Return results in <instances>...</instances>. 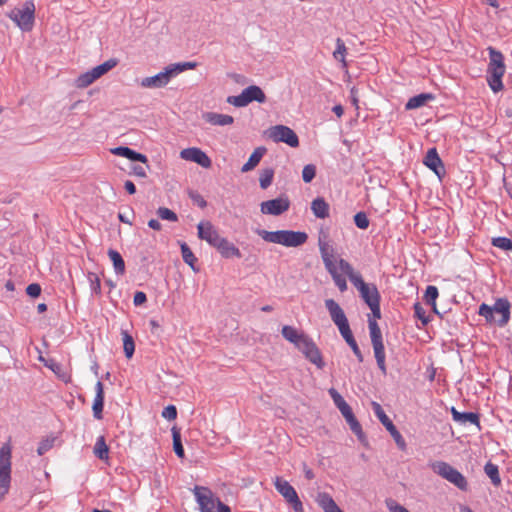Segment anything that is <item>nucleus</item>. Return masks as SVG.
Segmentation results:
<instances>
[{
  "mask_svg": "<svg viewBox=\"0 0 512 512\" xmlns=\"http://www.w3.org/2000/svg\"><path fill=\"white\" fill-rule=\"evenodd\" d=\"M148 226L153 229V230H156V231H160L161 228H162V225L161 223L156 220V219H151L148 221Z\"/></svg>",
  "mask_w": 512,
  "mask_h": 512,
  "instance_id": "obj_63",
  "label": "nucleus"
},
{
  "mask_svg": "<svg viewBox=\"0 0 512 512\" xmlns=\"http://www.w3.org/2000/svg\"><path fill=\"white\" fill-rule=\"evenodd\" d=\"M55 440H56V437H54V436H50V437L43 439L39 443V446L37 448L38 455L42 456L46 452H48L50 449H52V447L54 446Z\"/></svg>",
  "mask_w": 512,
  "mask_h": 512,
  "instance_id": "obj_48",
  "label": "nucleus"
},
{
  "mask_svg": "<svg viewBox=\"0 0 512 512\" xmlns=\"http://www.w3.org/2000/svg\"><path fill=\"white\" fill-rule=\"evenodd\" d=\"M157 215L162 220H167L171 222H176L178 220L177 214L166 207H159L157 210Z\"/></svg>",
  "mask_w": 512,
  "mask_h": 512,
  "instance_id": "obj_50",
  "label": "nucleus"
},
{
  "mask_svg": "<svg viewBox=\"0 0 512 512\" xmlns=\"http://www.w3.org/2000/svg\"><path fill=\"white\" fill-rule=\"evenodd\" d=\"M131 174L137 177L145 178L147 176L146 168L140 165H134Z\"/></svg>",
  "mask_w": 512,
  "mask_h": 512,
  "instance_id": "obj_61",
  "label": "nucleus"
},
{
  "mask_svg": "<svg viewBox=\"0 0 512 512\" xmlns=\"http://www.w3.org/2000/svg\"><path fill=\"white\" fill-rule=\"evenodd\" d=\"M117 65L116 59H109L105 61L104 63L94 67L91 69L92 73L94 74L96 80L99 79L101 76L106 74L108 71L113 69Z\"/></svg>",
  "mask_w": 512,
  "mask_h": 512,
  "instance_id": "obj_36",
  "label": "nucleus"
},
{
  "mask_svg": "<svg viewBox=\"0 0 512 512\" xmlns=\"http://www.w3.org/2000/svg\"><path fill=\"white\" fill-rule=\"evenodd\" d=\"M87 277H88V280L90 283L91 291L94 294H97V295L100 294L101 293V282H100L99 277L95 273H92V272H89Z\"/></svg>",
  "mask_w": 512,
  "mask_h": 512,
  "instance_id": "obj_52",
  "label": "nucleus"
},
{
  "mask_svg": "<svg viewBox=\"0 0 512 512\" xmlns=\"http://www.w3.org/2000/svg\"><path fill=\"white\" fill-rule=\"evenodd\" d=\"M180 247L184 262L193 268V265L197 260L195 255L185 242L181 243Z\"/></svg>",
  "mask_w": 512,
  "mask_h": 512,
  "instance_id": "obj_47",
  "label": "nucleus"
},
{
  "mask_svg": "<svg viewBox=\"0 0 512 512\" xmlns=\"http://www.w3.org/2000/svg\"><path fill=\"white\" fill-rule=\"evenodd\" d=\"M162 417L167 420H174L177 417V410L174 405H168L162 411Z\"/></svg>",
  "mask_w": 512,
  "mask_h": 512,
  "instance_id": "obj_57",
  "label": "nucleus"
},
{
  "mask_svg": "<svg viewBox=\"0 0 512 512\" xmlns=\"http://www.w3.org/2000/svg\"><path fill=\"white\" fill-rule=\"evenodd\" d=\"M372 409H373V412L376 415V417L379 419V421L389 431L390 435L394 439L398 448L401 450H405L406 442H405L404 438L402 437L400 432L397 430V428L395 427L393 422L390 420V418L386 415L382 406L377 402H372Z\"/></svg>",
  "mask_w": 512,
  "mask_h": 512,
  "instance_id": "obj_11",
  "label": "nucleus"
},
{
  "mask_svg": "<svg viewBox=\"0 0 512 512\" xmlns=\"http://www.w3.org/2000/svg\"><path fill=\"white\" fill-rule=\"evenodd\" d=\"M510 309V302L506 298H498L493 306L482 303L478 313L485 318L487 323L504 327L509 322Z\"/></svg>",
  "mask_w": 512,
  "mask_h": 512,
  "instance_id": "obj_5",
  "label": "nucleus"
},
{
  "mask_svg": "<svg viewBox=\"0 0 512 512\" xmlns=\"http://www.w3.org/2000/svg\"><path fill=\"white\" fill-rule=\"evenodd\" d=\"M227 102L235 107H245L251 103L244 91L239 95L229 96Z\"/></svg>",
  "mask_w": 512,
  "mask_h": 512,
  "instance_id": "obj_46",
  "label": "nucleus"
},
{
  "mask_svg": "<svg viewBox=\"0 0 512 512\" xmlns=\"http://www.w3.org/2000/svg\"><path fill=\"white\" fill-rule=\"evenodd\" d=\"M147 301L146 294L142 291H137L134 294L133 303L135 306H140Z\"/></svg>",
  "mask_w": 512,
  "mask_h": 512,
  "instance_id": "obj_60",
  "label": "nucleus"
},
{
  "mask_svg": "<svg viewBox=\"0 0 512 512\" xmlns=\"http://www.w3.org/2000/svg\"><path fill=\"white\" fill-rule=\"evenodd\" d=\"M250 102L256 101L258 103H264L266 96L263 90L256 85L248 86L243 90Z\"/></svg>",
  "mask_w": 512,
  "mask_h": 512,
  "instance_id": "obj_32",
  "label": "nucleus"
},
{
  "mask_svg": "<svg viewBox=\"0 0 512 512\" xmlns=\"http://www.w3.org/2000/svg\"><path fill=\"white\" fill-rule=\"evenodd\" d=\"M172 436H173V449H174V452H175V454L179 458L183 459L184 456H185V453H184V448H183V445H182V442H181L180 432L176 428H173L172 429Z\"/></svg>",
  "mask_w": 512,
  "mask_h": 512,
  "instance_id": "obj_43",
  "label": "nucleus"
},
{
  "mask_svg": "<svg viewBox=\"0 0 512 512\" xmlns=\"http://www.w3.org/2000/svg\"><path fill=\"white\" fill-rule=\"evenodd\" d=\"M269 137L274 142H283L292 148L299 146L297 134L288 126L276 125L269 130Z\"/></svg>",
  "mask_w": 512,
  "mask_h": 512,
  "instance_id": "obj_13",
  "label": "nucleus"
},
{
  "mask_svg": "<svg viewBox=\"0 0 512 512\" xmlns=\"http://www.w3.org/2000/svg\"><path fill=\"white\" fill-rule=\"evenodd\" d=\"M489 64L487 68V83L494 93L503 89L502 78L506 71L503 54L493 47H488Z\"/></svg>",
  "mask_w": 512,
  "mask_h": 512,
  "instance_id": "obj_4",
  "label": "nucleus"
},
{
  "mask_svg": "<svg viewBox=\"0 0 512 512\" xmlns=\"http://www.w3.org/2000/svg\"><path fill=\"white\" fill-rule=\"evenodd\" d=\"M311 210L316 218L325 219L329 217V204L322 197H317L312 201Z\"/></svg>",
  "mask_w": 512,
  "mask_h": 512,
  "instance_id": "obj_25",
  "label": "nucleus"
},
{
  "mask_svg": "<svg viewBox=\"0 0 512 512\" xmlns=\"http://www.w3.org/2000/svg\"><path fill=\"white\" fill-rule=\"evenodd\" d=\"M317 502L325 512H343L333 498L327 493H320L318 495Z\"/></svg>",
  "mask_w": 512,
  "mask_h": 512,
  "instance_id": "obj_28",
  "label": "nucleus"
},
{
  "mask_svg": "<svg viewBox=\"0 0 512 512\" xmlns=\"http://www.w3.org/2000/svg\"><path fill=\"white\" fill-rule=\"evenodd\" d=\"M318 247L326 270L335 266L334 249L329 242L328 234L323 231L320 232L318 237Z\"/></svg>",
  "mask_w": 512,
  "mask_h": 512,
  "instance_id": "obj_17",
  "label": "nucleus"
},
{
  "mask_svg": "<svg viewBox=\"0 0 512 512\" xmlns=\"http://www.w3.org/2000/svg\"><path fill=\"white\" fill-rule=\"evenodd\" d=\"M340 271L347 275L351 283L359 291L360 297L367 304L374 318H381L380 293L373 283H366L361 274L354 270L352 265L345 259H339Z\"/></svg>",
  "mask_w": 512,
  "mask_h": 512,
  "instance_id": "obj_1",
  "label": "nucleus"
},
{
  "mask_svg": "<svg viewBox=\"0 0 512 512\" xmlns=\"http://www.w3.org/2000/svg\"><path fill=\"white\" fill-rule=\"evenodd\" d=\"M123 349L125 356L131 358L135 351L134 340L127 332H123Z\"/></svg>",
  "mask_w": 512,
  "mask_h": 512,
  "instance_id": "obj_45",
  "label": "nucleus"
},
{
  "mask_svg": "<svg viewBox=\"0 0 512 512\" xmlns=\"http://www.w3.org/2000/svg\"><path fill=\"white\" fill-rule=\"evenodd\" d=\"M180 157L183 160L195 162L203 168H210L212 165L211 159L207 154L196 147L183 149L180 152Z\"/></svg>",
  "mask_w": 512,
  "mask_h": 512,
  "instance_id": "obj_18",
  "label": "nucleus"
},
{
  "mask_svg": "<svg viewBox=\"0 0 512 512\" xmlns=\"http://www.w3.org/2000/svg\"><path fill=\"white\" fill-rule=\"evenodd\" d=\"M192 491L201 512H214L215 505H217V500L219 499L215 497L209 488L195 486Z\"/></svg>",
  "mask_w": 512,
  "mask_h": 512,
  "instance_id": "obj_14",
  "label": "nucleus"
},
{
  "mask_svg": "<svg viewBox=\"0 0 512 512\" xmlns=\"http://www.w3.org/2000/svg\"><path fill=\"white\" fill-rule=\"evenodd\" d=\"M378 318L369 317L368 327L370 332L371 343L373 346L374 356L377 362L378 368L381 370L383 375H386L387 368L385 363V348L383 344L382 333L379 325L377 324Z\"/></svg>",
  "mask_w": 512,
  "mask_h": 512,
  "instance_id": "obj_7",
  "label": "nucleus"
},
{
  "mask_svg": "<svg viewBox=\"0 0 512 512\" xmlns=\"http://www.w3.org/2000/svg\"><path fill=\"white\" fill-rule=\"evenodd\" d=\"M316 176V166L307 164L302 170V179L305 183H310Z\"/></svg>",
  "mask_w": 512,
  "mask_h": 512,
  "instance_id": "obj_51",
  "label": "nucleus"
},
{
  "mask_svg": "<svg viewBox=\"0 0 512 512\" xmlns=\"http://www.w3.org/2000/svg\"><path fill=\"white\" fill-rule=\"evenodd\" d=\"M197 67L196 62H179L173 63L164 68L163 71L141 80L140 85L144 88H162L165 87L172 78L178 74Z\"/></svg>",
  "mask_w": 512,
  "mask_h": 512,
  "instance_id": "obj_2",
  "label": "nucleus"
},
{
  "mask_svg": "<svg viewBox=\"0 0 512 512\" xmlns=\"http://www.w3.org/2000/svg\"><path fill=\"white\" fill-rule=\"evenodd\" d=\"M290 207V201L287 196H281L272 200L264 201L260 204V210L263 214L278 216L286 212Z\"/></svg>",
  "mask_w": 512,
  "mask_h": 512,
  "instance_id": "obj_16",
  "label": "nucleus"
},
{
  "mask_svg": "<svg viewBox=\"0 0 512 512\" xmlns=\"http://www.w3.org/2000/svg\"><path fill=\"white\" fill-rule=\"evenodd\" d=\"M257 235L264 241L274 244H280L286 247H299L307 242L308 235L302 231L278 230L267 231L258 229Z\"/></svg>",
  "mask_w": 512,
  "mask_h": 512,
  "instance_id": "obj_3",
  "label": "nucleus"
},
{
  "mask_svg": "<svg viewBox=\"0 0 512 512\" xmlns=\"http://www.w3.org/2000/svg\"><path fill=\"white\" fill-rule=\"evenodd\" d=\"M117 65L116 59H109L105 61L104 63L94 67L91 69L92 73L94 74L96 80L99 79L101 76L106 74L108 71L113 69Z\"/></svg>",
  "mask_w": 512,
  "mask_h": 512,
  "instance_id": "obj_35",
  "label": "nucleus"
},
{
  "mask_svg": "<svg viewBox=\"0 0 512 512\" xmlns=\"http://www.w3.org/2000/svg\"><path fill=\"white\" fill-rule=\"evenodd\" d=\"M431 468L436 474L456 486L459 490L467 491L468 482L465 476L449 463L436 461L432 463Z\"/></svg>",
  "mask_w": 512,
  "mask_h": 512,
  "instance_id": "obj_8",
  "label": "nucleus"
},
{
  "mask_svg": "<svg viewBox=\"0 0 512 512\" xmlns=\"http://www.w3.org/2000/svg\"><path fill=\"white\" fill-rule=\"evenodd\" d=\"M203 117L208 123L215 126L231 125L234 122V118L227 114L208 112L205 113Z\"/></svg>",
  "mask_w": 512,
  "mask_h": 512,
  "instance_id": "obj_26",
  "label": "nucleus"
},
{
  "mask_svg": "<svg viewBox=\"0 0 512 512\" xmlns=\"http://www.w3.org/2000/svg\"><path fill=\"white\" fill-rule=\"evenodd\" d=\"M274 485L276 490L292 506L295 512H304L303 504L299 499L296 490L288 481L281 477H276Z\"/></svg>",
  "mask_w": 512,
  "mask_h": 512,
  "instance_id": "obj_10",
  "label": "nucleus"
},
{
  "mask_svg": "<svg viewBox=\"0 0 512 512\" xmlns=\"http://www.w3.org/2000/svg\"><path fill=\"white\" fill-rule=\"evenodd\" d=\"M94 454L101 460L108 459L109 448L103 436H100L94 446Z\"/></svg>",
  "mask_w": 512,
  "mask_h": 512,
  "instance_id": "obj_37",
  "label": "nucleus"
},
{
  "mask_svg": "<svg viewBox=\"0 0 512 512\" xmlns=\"http://www.w3.org/2000/svg\"><path fill=\"white\" fill-rule=\"evenodd\" d=\"M414 313H415V316L419 320H421L423 325H426L429 322L428 317H426L425 310H424V308L422 307V305L420 303H415L414 304Z\"/></svg>",
  "mask_w": 512,
  "mask_h": 512,
  "instance_id": "obj_55",
  "label": "nucleus"
},
{
  "mask_svg": "<svg viewBox=\"0 0 512 512\" xmlns=\"http://www.w3.org/2000/svg\"><path fill=\"white\" fill-rule=\"evenodd\" d=\"M111 152L114 155L125 157L131 161H139L145 164L148 162V158L146 155L138 153L129 147L119 146L113 148Z\"/></svg>",
  "mask_w": 512,
  "mask_h": 512,
  "instance_id": "obj_23",
  "label": "nucleus"
},
{
  "mask_svg": "<svg viewBox=\"0 0 512 512\" xmlns=\"http://www.w3.org/2000/svg\"><path fill=\"white\" fill-rule=\"evenodd\" d=\"M452 416L453 419L460 423H471L474 425H479V416L473 412H458L455 408H452Z\"/></svg>",
  "mask_w": 512,
  "mask_h": 512,
  "instance_id": "obj_30",
  "label": "nucleus"
},
{
  "mask_svg": "<svg viewBox=\"0 0 512 512\" xmlns=\"http://www.w3.org/2000/svg\"><path fill=\"white\" fill-rule=\"evenodd\" d=\"M346 46L342 39L337 38L336 39V49L333 52V56L336 60L342 62L343 67L347 66V63L345 61V55H346Z\"/></svg>",
  "mask_w": 512,
  "mask_h": 512,
  "instance_id": "obj_42",
  "label": "nucleus"
},
{
  "mask_svg": "<svg viewBox=\"0 0 512 512\" xmlns=\"http://www.w3.org/2000/svg\"><path fill=\"white\" fill-rule=\"evenodd\" d=\"M386 506L390 512H410L408 509L393 499L386 500Z\"/></svg>",
  "mask_w": 512,
  "mask_h": 512,
  "instance_id": "obj_56",
  "label": "nucleus"
},
{
  "mask_svg": "<svg viewBox=\"0 0 512 512\" xmlns=\"http://www.w3.org/2000/svg\"><path fill=\"white\" fill-rule=\"evenodd\" d=\"M339 410H340L341 414L343 415V417L345 418V420L348 423V425L350 426L351 431L360 440H362L364 438V434H363L361 425L358 422V420L355 418V416H354V414L352 412V409L348 405V403L344 407H341Z\"/></svg>",
  "mask_w": 512,
  "mask_h": 512,
  "instance_id": "obj_21",
  "label": "nucleus"
},
{
  "mask_svg": "<svg viewBox=\"0 0 512 512\" xmlns=\"http://www.w3.org/2000/svg\"><path fill=\"white\" fill-rule=\"evenodd\" d=\"M94 81H96V78L92 71L89 70L78 76V78L76 79V86L78 88H86L89 85H91Z\"/></svg>",
  "mask_w": 512,
  "mask_h": 512,
  "instance_id": "obj_44",
  "label": "nucleus"
},
{
  "mask_svg": "<svg viewBox=\"0 0 512 512\" xmlns=\"http://www.w3.org/2000/svg\"><path fill=\"white\" fill-rule=\"evenodd\" d=\"M344 340L346 341V343L350 346V348L352 349L353 353L355 354V356L357 357L358 361L359 362H362L363 361V355L357 345V342L355 341L354 339V336L352 334V331H348L346 332L345 334L341 335Z\"/></svg>",
  "mask_w": 512,
  "mask_h": 512,
  "instance_id": "obj_38",
  "label": "nucleus"
},
{
  "mask_svg": "<svg viewBox=\"0 0 512 512\" xmlns=\"http://www.w3.org/2000/svg\"><path fill=\"white\" fill-rule=\"evenodd\" d=\"M215 249L218 250V252L221 254L224 258H231V257H241L240 250L231 243L227 238L220 237L218 242L214 246Z\"/></svg>",
  "mask_w": 512,
  "mask_h": 512,
  "instance_id": "obj_20",
  "label": "nucleus"
},
{
  "mask_svg": "<svg viewBox=\"0 0 512 512\" xmlns=\"http://www.w3.org/2000/svg\"><path fill=\"white\" fill-rule=\"evenodd\" d=\"M11 483V447L4 444L0 448V501L10 489Z\"/></svg>",
  "mask_w": 512,
  "mask_h": 512,
  "instance_id": "obj_9",
  "label": "nucleus"
},
{
  "mask_svg": "<svg viewBox=\"0 0 512 512\" xmlns=\"http://www.w3.org/2000/svg\"><path fill=\"white\" fill-rule=\"evenodd\" d=\"M108 256L113 263L115 273L118 275H123L125 273V262L121 254L114 249H109Z\"/></svg>",
  "mask_w": 512,
  "mask_h": 512,
  "instance_id": "obj_33",
  "label": "nucleus"
},
{
  "mask_svg": "<svg viewBox=\"0 0 512 512\" xmlns=\"http://www.w3.org/2000/svg\"><path fill=\"white\" fill-rule=\"evenodd\" d=\"M438 289L436 286L429 285L426 288L425 294H424V300L428 305H431L433 310L437 313L436 309V299L438 297Z\"/></svg>",
  "mask_w": 512,
  "mask_h": 512,
  "instance_id": "obj_39",
  "label": "nucleus"
},
{
  "mask_svg": "<svg viewBox=\"0 0 512 512\" xmlns=\"http://www.w3.org/2000/svg\"><path fill=\"white\" fill-rule=\"evenodd\" d=\"M339 264V261L337 262ZM338 269L340 270L339 266L336 265L327 269L328 273L331 275L335 285L338 287V289L341 292H344L347 290V282L345 277L338 272Z\"/></svg>",
  "mask_w": 512,
  "mask_h": 512,
  "instance_id": "obj_34",
  "label": "nucleus"
},
{
  "mask_svg": "<svg viewBox=\"0 0 512 512\" xmlns=\"http://www.w3.org/2000/svg\"><path fill=\"white\" fill-rule=\"evenodd\" d=\"M424 164L438 176H440L441 172H443V163L437 153L436 148H431L428 150L424 158Z\"/></svg>",
  "mask_w": 512,
  "mask_h": 512,
  "instance_id": "obj_22",
  "label": "nucleus"
},
{
  "mask_svg": "<svg viewBox=\"0 0 512 512\" xmlns=\"http://www.w3.org/2000/svg\"><path fill=\"white\" fill-rule=\"evenodd\" d=\"M189 197L200 208H205L207 206L206 200L198 192L190 191Z\"/></svg>",
  "mask_w": 512,
  "mask_h": 512,
  "instance_id": "obj_58",
  "label": "nucleus"
},
{
  "mask_svg": "<svg viewBox=\"0 0 512 512\" xmlns=\"http://www.w3.org/2000/svg\"><path fill=\"white\" fill-rule=\"evenodd\" d=\"M124 188L129 194H134L136 192V187L130 180L125 181Z\"/></svg>",
  "mask_w": 512,
  "mask_h": 512,
  "instance_id": "obj_62",
  "label": "nucleus"
},
{
  "mask_svg": "<svg viewBox=\"0 0 512 512\" xmlns=\"http://www.w3.org/2000/svg\"><path fill=\"white\" fill-rule=\"evenodd\" d=\"M197 234L201 240L206 241L212 247L215 246L221 237L218 230L210 221L200 222L197 225Z\"/></svg>",
  "mask_w": 512,
  "mask_h": 512,
  "instance_id": "obj_19",
  "label": "nucleus"
},
{
  "mask_svg": "<svg viewBox=\"0 0 512 512\" xmlns=\"http://www.w3.org/2000/svg\"><path fill=\"white\" fill-rule=\"evenodd\" d=\"M281 333H282V336L287 341L293 343L295 346L305 336L304 333L299 332L296 328L289 326V325L283 326Z\"/></svg>",
  "mask_w": 512,
  "mask_h": 512,
  "instance_id": "obj_31",
  "label": "nucleus"
},
{
  "mask_svg": "<svg viewBox=\"0 0 512 512\" xmlns=\"http://www.w3.org/2000/svg\"><path fill=\"white\" fill-rule=\"evenodd\" d=\"M95 398L93 401V415L96 419H102V411L104 407V388L101 381H98L95 385Z\"/></svg>",
  "mask_w": 512,
  "mask_h": 512,
  "instance_id": "obj_24",
  "label": "nucleus"
},
{
  "mask_svg": "<svg viewBox=\"0 0 512 512\" xmlns=\"http://www.w3.org/2000/svg\"><path fill=\"white\" fill-rule=\"evenodd\" d=\"M266 153V148L257 147L250 155L248 161L242 166L241 171L243 173L253 170L261 161L263 155Z\"/></svg>",
  "mask_w": 512,
  "mask_h": 512,
  "instance_id": "obj_27",
  "label": "nucleus"
},
{
  "mask_svg": "<svg viewBox=\"0 0 512 512\" xmlns=\"http://www.w3.org/2000/svg\"><path fill=\"white\" fill-rule=\"evenodd\" d=\"M354 223L359 229H367L369 226V219L364 212H358L354 216Z\"/></svg>",
  "mask_w": 512,
  "mask_h": 512,
  "instance_id": "obj_53",
  "label": "nucleus"
},
{
  "mask_svg": "<svg viewBox=\"0 0 512 512\" xmlns=\"http://www.w3.org/2000/svg\"><path fill=\"white\" fill-rule=\"evenodd\" d=\"M492 245L505 251H512V240L507 237L493 238Z\"/></svg>",
  "mask_w": 512,
  "mask_h": 512,
  "instance_id": "obj_49",
  "label": "nucleus"
},
{
  "mask_svg": "<svg viewBox=\"0 0 512 512\" xmlns=\"http://www.w3.org/2000/svg\"><path fill=\"white\" fill-rule=\"evenodd\" d=\"M217 512H231L230 507L220 500H217Z\"/></svg>",
  "mask_w": 512,
  "mask_h": 512,
  "instance_id": "obj_64",
  "label": "nucleus"
},
{
  "mask_svg": "<svg viewBox=\"0 0 512 512\" xmlns=\"http://www.w3.org/2000/svg\"><path fill=\"white\" fill-rule=\"evenodd\" d=\"M329 394H330L331 398L333 399L335 406L338 409H340L341 407H344L347 404V402L344 400V398L334 388H331L329 390Z\"/></svg>",
  "mask_w": 512,
  "mask_h": 512,
  "instance_id": "obj_54",
  "label": "nucleus"
},
{
  "mask_svg": "<svg viewBox=\"0 0 512 512\" xmlns=\"http://www.w3.org/2000/svg\"><path fill=\"white\" fill-rule=\"evenodd\" d=\"M274 170L272 168L262 169L259 176V184L262 189H267L273 181Z\"/></svg>",
  "mask_w": 512,
  "mask_h": 512,
  "instance_id": "obj_41",
  "label": "nucleus"
},
{
  "mask_svg": "<svg viewBox=\"0 0 512 512\" xmlns=\"http://www.w3.org/2000/svg\"><path fill=\"white\" fill-rule=\"evenodd\" d=\"M434 95L431 93H421L411 97L405 105L407 110L416 109L424 106L428 101L433 100Z\"/></svg>",
  "mask_w": 512,
  "mask_h": 512,
  "instance_id": "obj_29",
  "label": "nucleus"
},
{
  "mask_svg": "<svg viewBox=\"0 0 512 512\" xmlns=\"http://www.w3.org/2000/svg\"><path fill=\"white\" fill-rule=\"evenodd\" d=\"M484 471H485L486 475L491 479V482L495 486L500 485L501 479L499 476V470H498L497 465L492 464L491 462H488L484 467Z\"/></svg>",
  "mask_w": 512,
  "mask_h": 512,
  "instance_id": "obj_40",
  "label": "nucleus"
},
{
  "mask_svg": "<svg viewBox=\"0 0 512 512\" xmlns=\"http://www.w3.org/2000/svg\"><path fill=\"white\" fill-rule=\"evenodd\" d=\"M325 307L329 312L331 320L338 327L341 335L351 330L343 309L334 299H326Z\"/></svg>",
  "mask_w": 512,
  "mask_h": 512,
  "instance_id": "obj_12",
  "label": "nucleus"
},
{
  "mask_svg": "<svg viewBox=\"0 0 512 512\" xmlns=\"http://www.w3.org/2000/svg\"><path fill=\"white\" fill-rule=\"evenodd\" d=\"M26 293L33 298L41 294V286L38 283H31L26 288Z\"/></svg>",
  "mask_w": 512,
  "mask_h": 512,
  "instance_id": "obj_59",
  "label": "nucleus"
},
{
  "mask_svg": "<svg viewBox=\"0 0 512 512\" xmlns=\"http://www.w3.org/2000/svg\"><path fill=\"white\" fill-rule=\"evenodd\" d=\"M35 4L33 1H25L21 7L12 9L7 16L23 32L32 31L35 24Z\"/></svg>",
  "mask_w": 512,
  "mask_h": 512,
  "instance_id": "obj_6",
  "label": "nucleus"
},
{
  "mask_svg": "<svg viewBox=\"0 0 512 512\" xmlns=\"http://www.w3.org/2000/svg\"><path fill=\"white\" fill-rule=\"evenodd\" d=\"M296 347L305 355V357L315 364L318 368H322L324 366V362L321 357V353L317 348L316 344L313 340L305 335Z\"/></svg>",
  "mask_w": 512,
  "mask_h": 512,
  "instance_id": "obj_15",
  "label": "nucleus"
}]
</instances>
